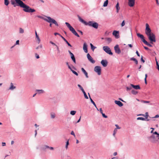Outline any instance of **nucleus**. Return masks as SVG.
I'll use <instances>...</instances> for the list:
<instances>
[{
    "instance_id": "1",
    "label": "nucleus",
    "mask_w": 159,
    "mask_h": 159,
    "mask_svg": "<svg viewBox=\"0 0 159 159\" xmlns=\"http://www.w3.org/2000/svg\"><path fill=\"white\" fill-rule=\"evenodd\" d=\"M20 7L24 8L23 10L26 12L32 13L35 11V10L32 9L29 6L25 4L22 1L20 4Z\"/></svg>"
},
{
    "instance_id": "2",
    "label": "nucleus",
    "mask_w": 159,
    "mask_h": 159,
    "mask_svg": "<svg viewBox=\"0 0 159 159\" xmlns=\"http://www.w3.org/2000/svg\"><path fill=\"white\" fill-rule=\"evenodd\" d=\"M37 16L38 18L43 19L44 20L47 22H52V23L54 24L55 25L57 26H59V25L56 21L53 19L51 18L50 16H46V17H47V18H44L43 17L40 16Z\"/></svg>"
},
{
    "instance_id": "3",
    "label": "nucleus",
    "mask_w": 159,
    "mask_h": 159,
    "mask_svg": "<svg viewBox=\"0 0 159 159\" xmlns=\"http://www.w3.org/2000/svg\"><path fill=\"white\" fill-rule=\"evenodd\" d=\"M148 139L152 143H156L157 142L158 144H159V141H158L157 137H156L154 135L152 134L151 136L148 137Z\"/></svg>"
},
{
    "instance_id": "4",
    "label": "nucleus",
    "mask_w": 159,
    "mask_h": 159,
    "mask_svg": "<svg viewBox=\"0 0 159 159\" xmlns=\"http://www.w3.org/2000/svg\"><path fill=\"white\" fill-rule=\"evenodd\" d=\"M22 1L20 0H11V2L14 7H15L16 6H20Z\"/></svg>"
},
{
    "instance_id": "5",
    "label": "nucleus",
    "mask_w": 159,
    "mask_h": 159,
    "mask_svg": "<svg viewBox=\"0 0 159 159\" xmlns=\"http://www.w3.org/2000/svg\"><path fill=\"white\" fill-rule=\"evenodd\" d=\"M147 36L148 39L150 40L151 43H152V42H155L156 41L155 36L152 33Z\"/></svg>"
},
{
    "instance_id": "6",
    "label": "nucleus",
    "mask_w": 159,
    "mask_h": 159,
    "mask_svg": "<svg viewBox=\"0 0 159 159\" xmlns=\"http://www.w3.org/2000/svg\"><path fill=\"white\" fill-rule=\"evenodd\" d=\"M87 25L92 27L96 29H97L98 27V24L97 22L93 21H89L88 22Z\"/></svg>"
},
{
    "instance_id": "7",
    "label": "nucleus",
    "mask_w": 159,
    "mask_h": 159,
    "mask_svg": "<svg viewBox=\"0 0 159 159\" xmlns=\"http://www.w3.org/2000/svg\"><path fill=\"white\" fill-rule=\"evenodd\" d=\"M151 30L150 28L149 25L148 23L146 24V28L145 29V33L147 35L152 33L151 32Z\"/></svg>"
},
{
    "instance_id": "8",
    "label": "nucleus",
    "mask_w": 159,
    "mask_h": 159,
    "mask_svg": "<svg viewBox=\"0 0 159 159\" xmlns=\"http://www.w3.org/2000/svg\"><path fill=\"white\" fill-rule=\"evenodd\" d=\"M103 50L107 54L112 55L113 53L111 52L110 48L107 46H104L103 47Z\"/></svg>"
},
{
    "instance_id": "9",
    "label": "nucleus",
    "mask_w": 159,
    "mask_h": 159,
    "mask_svg": "<svg viewBox=\"0 0 159 159\" xmlns=\"http://www.w3.org/2000/svg\"><path fill=\"white\" fill-rule=\"evenodd\" d=\"M94 71L97 73L98 75H100L101 74V69L100 66H95L94 68Z\"/></svg>"
},
{
    "instance_id": "10",
    "label": "nucleus",
    "mask_w": 159,
    "mask_h": 159,
    "mask_svg": "<svg viewBox=\"0 0 159 159\" xmlns=\"http://www.w3.org/2000/svg\"><path fill=\"white\" fill-rule=\"evenodd\" d=\"M114 49L115 51V52L116 53L118 54H120L121 53V50L119 48V45H116L114 47Z\"/></svg>"
},
{
    "instance_id": "11",
    "label": "nucleus",
    "mask_w": 159,
    "mask_h": 159,
    "mask_svg": "<svg viewBox=\"0 0 159 159\" xmlns=\"http://www.w3.org/2000/svg\"><path fill=\"white\" fill-rule=\"evenodd\" d=\"M65 24L68 28L69 29V30L72 33L75 30L70 25L69 23L66 22L65 23Z\"/></svg>"
},
{
    "instance_id": "12",
    "label": "nucleus",
    "mask_w": 159,
    "mask_h": 159,
    "mask_svg": "<svg viewBox=\"0 0 159 159\" xmlns=\"http://www.w3.org/2000/svg\"><path fill=\"white\" fill-rule=\"evenodd\" d=\"M87 56V58L89 61L93 64L95 63V61L93 59L89 53H88Z\"/></svg>"
},
{
    "instance_id": "13",
    "label": "nucleus",
    "mask_w": 159,
    "mask_h": 159,
    "mask_svg": "<svg viewBox=\"0 0 159 159\" xmlns=\"http://www.w3.org/2000/svg\"><path fill=\"white\" fill-rule=\"evenodd\" d=\"M135 0H128V5L130 7H133L135 4Z\"/></svg>"
},
{
    "instance_id": "14",
    "label": "nucleus",
    "mask_w": 159,
    "mask_h": 159,
    "mask_svg": "<svg viewBox=\"0 0 159 159\" xmlns=\"http://www.w3.org/2000/svg\"><path fill=\"white\" fill-rule=\"evenodd\" d=\"M137 36L141 38L142 41L143 42V43H145L147 41L144 39V37L143 35L142 34H141L139 33H137Z\"/></svg>"
},
{
    "instance_id": "15",
    "label": "nucleus",
    "mask_w": 159,
    "mask_h": 159,
    "mask_svg": "<svg viewBox=\"0 0 159 159\" xmlns=\"http://www.w3.org/2000/svg\"><path fill=\"white\" fill-rule=\"evenodd\" d=\"M119 33V31L114 30L112 34L116 38L118 39L120 37Z\"/></svg>"
},
{
    "instance_id": "16",
    "label": "nucleus",
    "mask_w": 159,
    "mask_h": 159,
    "mask_svg": "<svg viewBox=\"0 0 159 159\" xmlns=\"http://www.w3.org/2000/svg\"><path fill=\"white\" fill-rule=\"evenodd\" d=\"M101 63L103 67H106L107 66L108 62L106 60H102Z\"/></svg>"
},
{
    "instance_id": "17",
    "label": "nucleus",
    "mask_w": 159,
    "mask_h": 159,
    "mask_svg": "<svg viewBox=\"0 0 159 159\" xmlns=\"http://www.w3.org/2000/svg\"><path fill=\"white\" fill-rule=\"evenodd\" d=\"M78 17L79 21L81 22L82 23L84 24L85 25H87L88 22H87L84 20H83L81 17L79 16L78 15Z\"/></svg>"
},
{
    "instance_id": "18",
    "label": "nucleus",
    "mask_w": 159,
    "mask_h": 159,
    "mask_svg": "<svg viewBox=\"0 0 159 159\" xmlns=\"http://www.w3.org/2000/svg\"><path fill=\"white\" fill-rule=\"evenodd\" d=\"M83 49L84 52L87 53L88 52L87 45L86 43H84L83 44Z\"/></svg>"
},
{
    "instance_id": "19",
    "label": "nucleus",
    "mask_w": 159,
    "mask_h": 159,
    "mask_svg": "<svg viewBox=\"0 0 159 159\" xmlns=\"http://www.w3.org/2000/svg\"><path fill=\"white\" fill-rule=\"evenodd\" d=\"M115 103L120 107H121L123 105V104L119 101L115 100Z\"/></svg>"
},
{
    "instance_id": "20",
    "label": "nucleus",
    "mask_w": 159,
    "mask_h": 159,
    "mask_svg": "<svg viewBox=\"0 0 159 159\" xmlns=\"http://www.w3.org/2000/svg\"><path fill=\"white\" fill-rule=\"evenodd\" d=\"M81 70L82 72L84 74L86 77V78H88L89 76L88 75V73L86 71L84 70V69L83 68H82Z\"/></svg>"
},
{
    "instance_id": "21",
    "label": "nucleus",
    "mask_w": 159,
    "mask_h": 159,
    "mask_svg": "<svg viewBox=\"0 0 159 159\" xmlns=\"http://www.w3.org/2000/svg\"><path fill=\"white\" fill-rule=\"evenodd\" d=\"M130 86L136 89H140V87L139 85H134L133 84H131Z\"/></svg>"
},
{
    "instance_id": "22",
    "label": "nucleus",
    "mask_w": 159,
    "mask_h": 159,
    "mask_svg": "<svg viewBox=\"0 0 159 159\" xmlns=\"http://www.w3.org/2000/svg\"><path fill=\"white\" fill-rule=\"evenodd\" d=\"M36 92L37 94H40L44 93V91L42 89H37L36 90Z\"/></svg>"
},
{
    "instance_id": "23",
    "label": "nucleus",
    "mask_w": 159,
    "mask_h": 159,
    "mask_svg": "<svg viewBox=\"0 0 159 159\" xmlns=\"http://www.w3.org/2000/svg\"><path fill=\"white\" fill-rule=\"evenodd\" d=\"M61 37L66 42V43L67 44L68 46L70 47H72V46L71 45V44L69 43L63 37L62 35H61Z\"/></svg>"
},
{
    "instance_id": "24",
    "label": "nucleus",
    "mask_w": 159,
    "mask_h": 159,
    "mask_svg": "<svg viewBox=\"0 0 159 159\" xmlns=\"http://www.w3.org/2000/svg\"><path fill=\"white\" fill-rule=\"evenodd\" d=\"M88 94L89 96V97L90 99V100L91 102L93 105L96 107V108H97V106H96V104L93 101V100L91 98L89 93H88Z\"/></svg>"
},
{
    "instance_id": "25",
    "label": "nucleus",
    "mask_w": 159,
    "mask_h": 159,
    "mask_svg": "<svg viewBox=\"0 0 159 159\" xmlns=\"http://www.w3.org/2000/svg\"><path fill=\"white\" fill-rule=\"evenodd\" d=\"M16 88V87L13 85V84L11 83L10 84V87L9 88V89L13 90Z\"/></svg>"
},
{
    "instance_id": "26",
    "label": "nucleus",
    "mask_w": 159,
    "mask_h": 159,
    "mask_svg": "<svg viewBox=\"0 0 159 159\" xmlns=\"http://www.w3.org/2000/svg\"><path fill=\"white\" fill-rule=\"evenodd\" d=\"M70 55L72 60L73 61V62L75 63H76L75 58L73 54H72Z\"/></svg>"
},
{
    "instance_id": "27",
    "label": "nucleus",
    "mask_w": 159,
    "mask_h": 159,
    "mask_svg": "<svg viewBox=\"0 0 159 159\" xmlns=\"http://www.w3.org/2000/svg\"><path fill=\"white\" fill-rule=\"evenodd\" d=\"M51 118V119H54L56 117V114L54 112H51L50 113Z\"/></svg>"
},
{
    "instance_id": "28",
    "label": "nucleus",
    "mask_w": 159,
    "mask_h": 159,
    "mask_svg": "<svg viewBox=\"0 0 159 159\" xmlns=\"http://www.w3.org/2000/svg\"><path fill=\"white\" fill-rule=\"evenodd\" d=\"M130 60L131 61H133L135 62V63L136 65H137L138 64V60L135 58L134 57L131 58H130Z\"/></svg>"
},
{
    "instance_id": "29",
    "label": "nucleus",
    "mask_w": 159,
    "mask_h": 159,
    "mask_svg": "<svg viewBox=\"0 0 159 159\" xmlns=\"http://www.w3.org/2000/svg\"><path fill=\"white\" fill-rule=\"evenodd\" d=\"M35 36H36V38L37 39L38 41V43H39L40 41V38H39V36L38 35L37 32L36 31H35Z\"/></svg>"
},
{
    "instance_id": "30",
    "label": "nucleus",
    "mask_w": 159,
    "mask_h": 159,
    "mask_svg": "<svg viewBox=\"0 0 159 159\" xmlns=\"http://www.w3.org/2000/svg\"><path fill=\"white\" fill-rule=\"evenodd\" d=\"M49 148V146L48 145H44L41 148V149L43 150H45L47 148Z\"/></svg>"
},
{
    "instance_id": "31",
    "label": "nucleus",
    "mask_w": 159,
    "mask_h": 159,
    "mask_svg": "<svg viewBox=\"0 0 159 159\" xmlns=\"http://www.w3.org/2000/svg\"><path fill=\"white\" fill-rule=\"evenodd\" d=\"M105 39L108 41V44L110 43L112 41V39L110 38H106Z\"/></svg>"
},
{
    "instance_id": "32",
    "label": "nucleus",
    "mask_w": 159,
    "mask_h": 159,
    "mask_svg": "<svg viewBox=\"0 0 159 159\" xmlns=\"http://www.w3.org/2000/svg\"><path fill=\"white\" fill-rule=\"evenodd\" d=\"M90 44L91 46V49L92 51H93L94 49L96 48V47L94 46L91 43H90Z\"/></svg>"
},
{
    "instance_id": "33",
    "label": "nucleus",
    "mask_w": 159,
    "mask_h": 159,
    "mask_svg": "<svg viewBox=\"0 0 159 159\" xmlns=\"http://www.w3.org/2000/svg\"><path fill=\"white\" fill-rule=\"evenodd\" d=\"M108 0H106L104 2L103 4V6L104 7H107L108 5Z\"/></svg>"
},
{
    "instance_id": "34",
    "label": "nucleus",
    "mask_w": 159,
    "mask_h": 159,
    "mask_svg": "<svg viewBox=\"0 0 159 159\" xmlns=\"http://www.w3.org/2000/svg\"><path fill=\"white\" fill-rule=\"evenodd\" d=\"M77 86L81 90L82 92L84 91L83 88L81 86L80 84H78L77 85Z\"/></svg>"
},
{
    "instance_id": "35",
    "label": "nucleus",
    "mask_w": 159,
    "mask_h": 159,
    "mask_svg": "<svg viewBox=\"0 0 159 159\" xmlns=\"http://www.w3.org/2000/svg\"><path fill=\"white\" fill-rule=\"evenodd\" d=\"M70 70L72 71V72L76 76H78V73L76 72L75 71H74V70H73L72 69H71Z\"/></svg>"
},
{
    "instance_id": "36",
    "label": "nucleus",
    "mask_w": 159,
    "mask_h": 159,
    "mask_svg": "<svg viewBox=\"0 0 159 159\" xmlns=\"http://www.w3.org/2000/svg\"><path fill=\"white\" fill-rule=\"evenodd\" d=\"M82 92L84 94V98L86 99H88L89 98H88V96H87V95L85 91H84Z\"/></svg>"
},
{
    "instance_id": "37",
    "label": "nucleus",
    "mask_w": 159,
    "mask_h": 159,
    "mask_svg": "<svg viewBox=\"0 0 159 159\" xmlns=\"http://www.w3.org/2000/svg\"><path fill=\"white\" fill-rule=\"evenodd\" d=\"M137 120H146V119L143 117H139L137 119Z\"/></svg>"
},
{
    "instance_id": "38",
    "label": "nucleus",
    "mask_w": 159,
    "mask_h": 159,
    "mask_svg": "<svg viewBox=\"0 0 159 159\" xmlns=\"http://www.w3.org/2000/svg\"><path fill=\"white\" fill-rule=\"evenodd\" d=\"M76 113V111H71L70 112V114L72 116L74 115Z\"/></svg>"
},
{
    "instance_id": "39",
    "label": "nucleus",
    "mask_w": 159,
    "mask_h": 159,
    "mask_svg": "<svg viewBox=\"0 0 159 159\" xmlns=\"http://www.w3.org/2000/svg\"><path fill=\"white\" fill-rule=\"evenodd\" d=\"M24 33V30L21 28H19V33L20 34H23Z\"/></svg>"
},
{
    "instance_id": "40",
    "label": "nucleus",
    "mask_w": 159,
    "mask_h": 159,
    "mask_svg": "<svg viewBox=\"0 0 159 159\" xmlns=\"http://www.w3.org/2000/svg\"><path fill=\"white\" fill-rule=\"evenodd\" d=\"M72 33L74 34L76 36H77V37H80L79 35L77 34V33L76 32V31H75V30Z\"/></svg>"
},
{
    "instance_id": "41",
    "label": "nucleus",
    "mask_w": 159,
    "mask_h": 159,
    "mask_svg": "<svg viewBox=\"0 0 159 159\" xmlns=\"http://www.w3.org/2000/svg\"><path fill=\"white\" fill-rule=\"evenodd\" d=\"M9 3V2L8 0H6L4 1V4L6 5L7 6Z\"/></svg>"
},
{
    "instance_id": "42",
    "label": "nucleus",
    "mask_w": 159,
    "mask_h": 159,
    "mask_svg": "<svg viewBox=\"0 0 159 159\" xmlns=\"http://www.w3.org/2000/svg\"><path fill=\"white\" fill-rule=\"evenodd\" d=\"M144 44H145L146 45H148V46L150 47H152V45H151L147 41H146Z\"/></svg>"
},
{
    "instance_id": "43",
    "label": "nucleus",
    "mask_w": 159,
    "mask_h": 159,
    "mask_svg": "<svg viewBox=\"0 0 159 159\" xmlns=\"http://www.w3.org/2000/svg\"><path fill=\"white\" fill-rule=\"evenodd\" d=\"M117 131V130L116 129H115L114 131H113V136H115V134H116Z\"/></svg>"
},
{
    "instance_id": "44",
    "label": "nucleus",
    "mask_w": 159,
    "mask_h": 159,
    "mask_svg": "<svg viewBox=\"0 0 159 159\" xmlns=\"http://www.w3.org/2000/svg\"><path fill=\"white\" fill-rule=\"evenodd\" d=\"M132 93L133 94L136 95V94H137V92L136 91L134 90H133L132 91Z\"/></svg>"
},
{
    "instance_id": "45",
    "label": "nucleus",
    "mask_w": 159,
    "mask_h": 159,
    "mask_svg": "<svg viewBox=\"0 0 159 159\" xmlns=\"http://www.w3.org/2000/svg\"><path fill=\"white\" fill-rule=\"evenodd\" d=\"M69 140H68L66 142V146H65V148L66 149L68 148V145H69Z\"/></svg>"
},
{
    "instance_id": "46",
    "label": "nucleus",
    "mask_w": 159,
    "mask_h": 159,
    "mask_svg": "<svg viewBox=\"0 0 159 159\" xmlns=\"http://www.w3.org/2000/svg\"><path fill=\"white\" fill-rule=\"evenodd\" d=\"M116 9H117V8L120 9V7L119 6V3L118 2H117V3L116 4Z\"/></svg>"
},
{
    "instance_id": "47",
    "label": "nucleus",
    "mask_w": 159,
    "mask_h": 159,
    "mask_svg": "<svg viewBox=\"0 0 159 159\" xmlns=\"http://www.w3.org/2000/svg\"><path fill=\"white\" fill-rule=\"evenodd\" d=\"M66 65L68 66V68H69V69L70 70L71 69H72V68H71L70 66L69 65V63L68 62H66Z\"/></svg>"
},
{
    "instance_id": "48",
    "label": "nucleus",
    "mask_w": 159,
    "mask_h": 159,
    "mask_svg": "<svg viewBox=\"0 0 159 159\" xmlns=\"http://www.w3.org/2000/svg\"><path fill=\"white\" fill-rule=\"evenodd\" d=\"M141 102L143 103H149V101H146L144 100H141Z\"/></svg>"
},
{
    "instance_id": "49",
    "label": "nucleus",
    "mask_w": 159,
    "mask_h": 159,
    "mask_svg": "<svg viewBox=\"0 0 159 159\" xmlns=\"http://www.w3.org/2000/svg\"><path fill=\"white\" fill-rule=\"evenodd\" d=\"M125 25V20H124L122 22L121 24V27H123Z\"/></svg>"
},
{
    "instance_id": "50",
    "label": "nucleus",
    "mask_w": 159,
    "mask_h": 159,
    "mask_svg": "<svg viewBox=\"0 0 159 159\" xmlns=\"http://www.w3.org/2000/svg\"><path fill=\"white\" fill-rule=\"evenodd\" d=\"M148 112H146L145 113V116H144V117H145V119H147L148 118Z\"/></svg>"
},
{
    "instance_id": "51",
    "label": "nucleus",
    "mask_w": 159,
    "mask_h": 159,
    "mask_svg": "<svg viewBox=\"0 0 159 159\" xmlns=\"http://www.w3.org/2000/svg\"><path fill=\"white\" fill-rule=\"evenodd\" d=\"M42 45H40L36 48V49H38L39 48H42Z\"/></svg>"
},
{
    "instance_id": "52",
    "label": "nucleus",
    "mask_w": 159,
    "mask_h": 159,
    "mask_svg": "<svg viewBox=\"0 0 159 159\" xmlns=\"http://www.w3.org/2000/svg\"><path fill=\"white\" fill-rule=\"evenodd\" d=\"M102 116L105 118H107V116L105 115V114L103 113L102 114Z\"/></svg>"
},
{
    "instance_id": "53",
    "label": "nucleus",
    "mask_w": 159,
    "mask_h": 159,
    "mask_svg": "<svg viewBox=\"0 0 159 159\" xmlns=\"http://www.w3.org/2000/svg\"><path fill=\"white\" fill-rule=\"evenodd\" d=\"M115 126L116 127V129L117 130V129H120V127L118 125H115Z\"/></svg>"
},
{
    "instance_id": "54",
    "label": "nucleus",
    "mask_w": 159,
    "mask_h": 159,
    "mask_svg": "<svg viewBox=\"0 0 159 159\" xmlns=\"http://www.w3.org/2000/svg\"><path fill=\"white\" fill-rule=\"evenodd\" d=\"M126 88L127 90V91L130 90L132 89V88L131 87H126Z\"/></svg>"
},
{
    "instance_id": "55",
    "label": "nucleus",
    "mask_w": 159,
    "mask_h": 159,
    "mask_svg": "<svg viewBox=\"0 0 159 159\" xmlns=\"http://www.w3.org/2000/svg\"><path fill=\"white\" fill-rule=\"evenodd\" d=\"M141 61L143 62V63H144L145 62V61L144 59H143V56H141Z\"/></svg>"
},
{
    "instance_id": "56",
    "label": "nucleus",
    "mask_w": 159,
    "mask_h": 159,
    "mask_svg": "<svg viewBox=\"0 0 159 159\" xmlns=\"http://www.w3.org/2000/svg\"><path fill=\"white\" fill-rule=\"evenodd\" d=\"M35 57H36V58L39 59V56L37 53H35Z\"/></svg>"
},
{
    "instance_id": "57",
    "label": "nucleus",
    "mask_w": 159,
    "mask_h": 159,
    "mask_svg": "<svg viewBox=\"0 0 159 159\" xmlns=\"http://www.w3.org/2000/svg\"><path fill=\"white\" fill-rule=\"evenodd\" d=\"M50 43H51V44H52L54 46H56L57 45L55 43H54L53 42H52V41H50Z\"/></svg>"
},
{
    "instance_id": "58",
    "label": "nucleus",
    "mask_w": 159,
    "mask_h": 159,
    "mask_svg": "<svg viewBox=\"0 0 159 159\" xmlns=\"http://www.w3.org/2000/svg\"><path fill=\"white\" fill-rule=\"evenodd\" d=\"M70 134H71L73 135L74 137H75V133L73 131H72L71 132Z\"/></svg>"
},
{
    "instance_id": "59",
    "label": "nucleus",
    "mask_w": 159,
    "mask_h": 159,
    "mask_svg": "<svg viewBox=\"0 0 159 159\" xmlns=\"http://www.w3.org/2000/svg\"><path fill=\"white\" fill-rule=\"evenodd\" d=\"M56 47H57V51H58V52L59 53L60 52V50H59V48L58 47L57 45L56 46Z\"/></svg>"
},
{
    "instance_id": "60",
    "label": "nucleus",
    "mask_w": 159,
    "mask_h": 159,
    "mask_svg": "<svg viewBox=\"0 0 159 159\" xmlns=\"http://www.w3.org/2000/svg\"><path fill=\"white\" fill-rule=\"evenodd\" d=\"M155 60H156L157 66H159L158 63V61H157V59L156 58H155Z\"/></svg>"
},
{
    "instance_id": "61",
    "label": "nucleus",
    "mask_w": 159,
    "mask_h": 159,
    "mask_svg": "<svg viewBox=\"0 0 159 159\" xmlns=\"http://www.w3.org/2000/svg\"><path fill=\"white\" fill-rule=\"evenodd\" d=\"M99 111H100V113L102 114L103 113V112H102V108H100L99 109Z\"/></svg>"
},
{
    "instance_id": "62",
    "label": "nucleus",
    "mask_w": 159,
    "mask_h": 159,
    "mask_svg": "<svg viewBox=\"0 0 159 159\" xmlns=\"http://www.w3.org/2000/svg\"><path fill=\"white\" fill-rule=\"evenodd\" d=\"M136 54H137V55L138 56V57H140V54H139V53L138 51H136Z\"/></svg>"
},
{
    "instance_id": "63",
    "label": "nucleus",
    "mask_w": 159,
    "mask_h": 159,
    "mask_svg": "<svg viewBox=\"0 0 159 159\" xmlns=\"http://www.w3.org/2000/svg\"><path fill=\"white\" fill-rule=\"evenodd\" d=\"M19 40H17L16 41V45H18V44H19Z\"/></svg>"
},
{
    "instance_id": "64",
    "label": "nucleus",
    "mask_w": 159,
    "mask_h": 159,
    "mask_svg": "<svg viewBox=\"0 0 159 159\" xmlns=\"http://www.w3.org/2000/svg\"><path fill=\"white\" fill-rule=\"evenodd\" d=\"M159 117V115H156L154 117H153V118H157Z\"/></svg>"
}]
</instances>
